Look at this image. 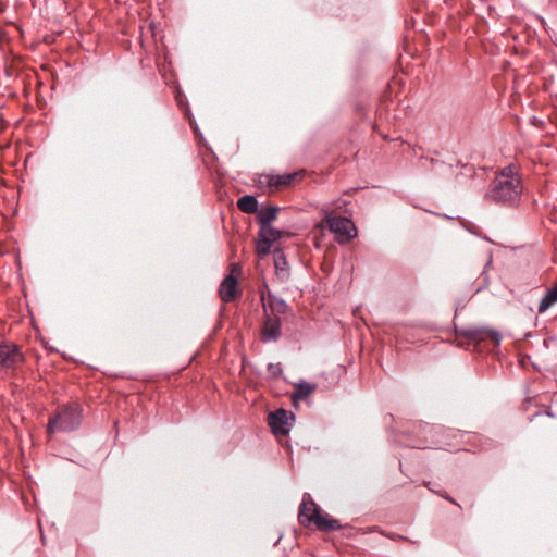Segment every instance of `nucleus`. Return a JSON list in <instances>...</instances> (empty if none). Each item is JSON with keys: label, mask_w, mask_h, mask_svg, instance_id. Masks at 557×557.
Listing matches in <instances>:
<instances>
[{"label": "nucleus", "mask_w": 557, "mask_h": 557, "mask_svg": "<svg viewBox=\"0 0 557 557\" xmlns=\"http://www.w3.org/2000/svg\"><path fill=\"white\" fill-rule=\"evenodd\" d=\"M522 181L516 165L499 170L490 183L484 199L505 207H516L522 194Z\"/></svg>", "instance_id": "obj_1"}, {"label": "nucleus", "mask_w": 557, "mask_h": 557, "mask_svg": "<svg viewBox=\"0 0 557 557\" xmlns=\"http://www.w3.org/2000/svg\"><path fill=\"white\" fill-rule=\"evenodd\" d=\"M298 520L301 525L308 527L313 523L317 529L323 532L337 531L342 529L338 520L322 515L319 506L312 500L310 494L305 493L299 507Z\"/></svg>", "instance_id": "obj_2"}, {"label": "nucleus", "mask_w": 557, "mask_h": 557, "mask_svg": "<svg viewBox=\"0 0 557 557\" xmlns=\"http://www.w3.org/2000/svg\"><path fill=\"white\" fill-rule=\"evenodd\" d=\"M83 419V410L78 404H69L59 408L55 416L50 418L47 431L54 432H72L76 430Z\"/></svg>", "instance_id": "obj_3"}, {"label": "nucleus", "mask_w": 557, "mask_h": 557, "mask_svg": "<svg viewBox=\"0 0 557 557\" xmlns=\"http://www.w3.org/2000/svg\"><path fill=\"white\" fill-rule=\"evenodd\" d=\"M329 228L337 236V242H348L357 236V228L351 220L343 216L325 215Z\"/></svg>", "instance_id": "obj_4"}, {"label": "nucleus", "mask_w": 557, "mask_h": 557, "mask_svg": "<svg viewBox=\"0 0 557 557\" xmlns=\"http://www.w3.org/2000/svg\"><path fill=\"white\" fill-rule=\"evenodd\" d=\"M269 425L276 435H286L290 431L289 420H294V414L285 409H278L269 414Z\"/></svg>", "instance_id": "obj_5"}, {"label": "nucleus", "mask_w": 557, "mask_h": 557, "mask_svg": "<svg viewBox=\"0 0 557 557\" xmlns=\"http://www.w3.org/2000/svg\"><path fill=\"white\" fill-rule=\"evenodd\" d=\"M23 360V354L18 346L12 344H0V367L2 369H13Z\"/></svg>", "instance_id": "obj_6"}, {"label": "nucleus", "mask_w": 557, "mask_h": 557, "mask_svg": "<svg viewBox=\"0 0 557 557\" xmlns=\"http://www.w3.org/2000/svg\"><path fill=\"white\" fill-rule=\"evenodd\" d=\"M282 322L277 315H267L261 329L263 343L277 342L282 335Z\"/></svg>", "instance_id": "obj_7"}, {"label": "nucleus", "mask_w": 557, "mask_h": 557, "mask_svg": "<svg viewBox=\"0 0 557 557\" xmlns=\"http://www.w3.org/2000/svg\"><path fill=\"white\" fill-rule=\"evenodd\" d=\"M462 334L473 342H482L491 338L495 345L500 343L502 336L497 331L488 329L469 327L462 331Z\"/></svg>", "instance_id": "obj_8"}, {"label": "nucleus", "mask_w": 557, "mask_h": 557, "mask_svg": "<svg viewBox=\"0 0 557 557\" xmlns=\"http://www.w3.org/2000/svg\"><path fill=\"white\" fill-rule=\"evenodd\" d=\"M237 280L231 273L220 284L219 295L224 302L232 301L237 294Z\"/></svg>", "instance_id": "obj_9"}, {"label": "nucleus", "mask_w": 557, "mask_h": 557, "mask_svg": "<svg viewBox=\"0 0 557 557\" xmlns=\"http://www.w3.org/2000/svg\"><path fill=\"white\" fill-rule=\"evenodd\" d=\"M261 299L263 301V307L269 308L274 313L283 314L288 309V305L283 298L277 297L270 292L268 293V298L262 294Z\"/></svg>", "instance_id": "obj_10"}, {"label": "nucleus", "mask_w": 557, "mask_h": 557, "mask_svg": "<svg viewBox=\"0 0 557 557\" xmlns=\"http://www.w3.org/2000/svg\"><path fill=\"white\" fill-rule=\"evenodd\" d=\"M273 259H274V267L276 270L277 276L285 281L288 278L289 271H288V262L286 259V256L284 255L282 249H274L273 251Z\"/></svg>", "instance_id": "obj_11"}, {"label": "nucleus", "mask_w": 557, "mask_h": 557, "mask_svg": "<svg viewBox=\"0 0 557 557\" xmlns=\"http://www.w3.org/2000/svg\"><path fill=\"white\" fill-rule=\"evenodd\" d=\"M299 173H288L283 175H265V180L269 186L282 187L292 185Z\"/></svg>", "instance_id": "obj_12"}, {"label": "nucleus", "mask_w": 557, "mask_h": 557, "mask_svg": "<svg viewBox=\"0 0 557 557\" xmlns=\"http://www.w3.org/2000/svg\"><path fill=\"white\" fill-rule=\"evenodd\" d=\"M280 208L277 207H263L257 211V218L260 226L271 225L276 220Z\"/></svg>", "instance_id": "obj_13"}, {"label": "nucleus", "mask_w": 557, "mask_h": 557, "mask_svg": "<svg viewBox=\"0 0 557 557\" xmlns=\"http://www.w3.org/2000/svg\"><path fill=\"white\" fill-rule=\"evenodd\" d=\"M557 302V283L549 288L545 296L542 298L540 305H539V312L544 313L546 312L553 305Z\"/></svg>", "instance_id": "obj_14"}, {"label": "nucleus", "mask_w": 557, "mask_h": 557, "mask_svg": "<svg viewBox=\"0 0 557 557\" xmlns=\"http://www.w3.org/2000/svg\"><path fill=\"white\" fill-rule=\"evenodd\" d=\"M237 207L245 213H255L258 211V201L253 196L245 195L238 199Z\"/></svg>", "instance_id": "obj_15"}, {"label": "nucleus", "mask_w": 557, "mask_h": 557, "mask_svg": "<svg viewBox=\"0 0 557 557\" xmlns=\"http://www.w3.org/2000/svg\"><path fill=\"white\" fill-rule=\"evenodd\" d=\"M281 231L274 228L272 225L260 226L259 238L273 244L281 237Z\"/></svg>", "instance_id": "obj_16"}, {"label": "nucleus", "mask_w": 557, "mask_h": 557, "mask_svg": "<svg viewBox=\"0 0 557 557\" xmlns=\"http://www.w3.org/2000/svg\"><path fill=\"white\" fill-rule=\"evenodd\" d=\"M315 391V385L308 382H300L296 385L295 393L293 395L294 399H304L311 393Z\"/></svg>", "instance_id": "obj_17"}, {"label": "nucleus", "mask_w": 557, "mask_h": 557, "mask_svg": "<svg viewBox=\"0 0 557 557\" xmlns=\"http://www.w3.org/2000/svg\"><path fill=\"white\" fill-rule=\"evenodd\" d=\"M425 431L428 433H430L431 435V441L433 444H443L442 441H434L433 440V434L434 435H438V434H442V433H446V430L443 428V426H433V425H425ZM447 433H449V435L451 436H456L457 432L456 431H451V430H448Z\"/></svg>", "instance_id": "obj_18"}, {"label": "nucleus", "mask_w": 557, "mask_h": 557, "mask_svg": "<svg viewBox=\"0 0 557 557\" xmlns=\"http://www.w3.org/2000/svg\"><path fill=\"white\" fill-rule=\"evenodd\" d=\"M271 245H272L271 243L265 242V240L259 238L258 243H257V253H258V256L259 257L267 256L270 252Z\"/></svg>", "instance_id": "obj_19"}, {"label": "nucleus", "mask_w": 557, "mask_h": 557, "mask_svg": "<svg viewBox=\"0 0 557 557\" xmlns=\"http://www.w3.org/2000/svg\"><path fill=\"white\" fill-rule=\"evenodd\" d=\"M268 370L274 376H277L282 372L280 363H269Z\"/></svg>", "instance_id": "obj_20"}]
</instances>
